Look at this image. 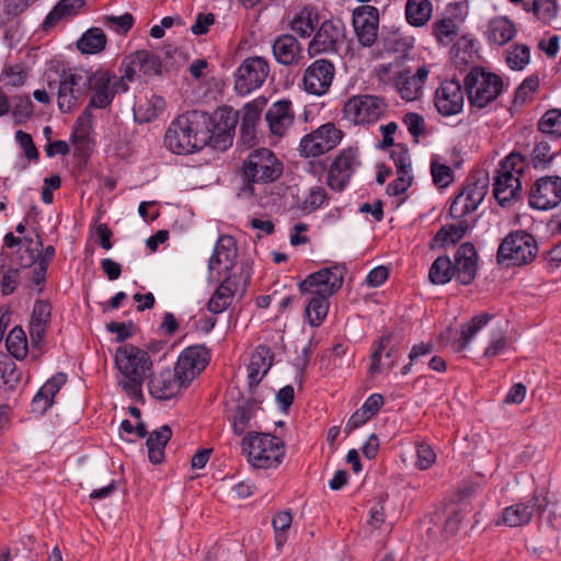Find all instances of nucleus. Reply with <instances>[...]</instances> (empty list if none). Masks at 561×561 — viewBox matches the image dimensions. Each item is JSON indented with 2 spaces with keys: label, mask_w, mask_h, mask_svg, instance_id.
Here are the masks:
<instances>
[{
  "label": "nucleus",
  "mask_w": 561,
  "mask_h": 561,
  "mask_svg": "<svg viewBox=\"0 0 561 561\" xmlns=\"http://www.w3.org/2000/svg\"><path fill=\"white\" fill-rule=\"evenodd\" d=\"M328 199V194L323 187H312L305 198L301 209L305 213H312L319 209Z\"/></svg>",
  "instance_id": "052dcab7"
},
{
  "label": "nucleus",
  "mask_w": 561,
  "mask_h": 561,
  "mask_svg": "<svg viewBox=\"0 0 561 561\" xmlns=\"http://www.w3.org/2000/svg\"><path fill=\"white\" fill-rule=\"evenodd\" d=\"M265 118L270 130L274 135L283 136L295 119L291 102L286 99L275 102L266 112Z\"/></svg>",
  "instance_id": "c756f323"
},
{
  "label": "nucleus",
  "mask_w": 561,
  "mask_h": 561,
  "mask_svg": "<svg viewBox=\"0 0 561 561\" xmlns=\"http://www.w3.org/2000/svg\"><path fill=\"white\" fill-rule=\"evenodd\" d=\"M283 172L282 163L272 150L260 148L253 150L242 163V175L247 181L243 191L253 193V183H268L277 180Z\"/></svg>",
  "instance_id": "6e6552de"
},
{
  "label": "nucleus",
  "mask_w": 561,
  "mask_h": 561,
  "mask_svg": "<svg viewBox=\"0 0 561 561\" xmlns=\"http://www.w3.org/2000/svg\"><path fill=\"white\" fill-rule=\"evenodd\" d=\"M433 5L430 0H407L405 19L414 27L427 24L432 16Z\"/></svg>",
  "instance_id": "4c0bfd02"
},
{
  "label": "nucleus",
  "mask_w": 561,
  "mask_h": 561,
  "mask_svg": "<svg viewBox=\"0 0 561 561\" xmlns=\"http://www.w3.org/2000/svg\"><path fill=\"white\" fill-rule=\"evenodd\" d=\"M386 103L376 95L362 94L350 98L343 106L346 119L355 125L373 124L386 111Z\"/></svg>",
  "instance_id": "9d476101"
},
{
  "label": "nucleus",
  "mask_w": 561,
  "mask_h": 561,
  "mask_svg": "<svg viewBox=\"0 0 561 561\" xmlns=\"http://www.w3.org/2000/svg\"><path fill=\"white\" fill-rule=\"evenodd\" d=\"M335 76L334 64L325 58L316 59L304 71L302 88L312 95L325 94Z\"/></svg>",
  "instance_id": "dca6fc26"
},
{
  "label": "nucleus",
  "mask_w": 561,
  "mask_h": 561,
  "mask_svg": "<svg viewBox=\"0 0 561 561\" xmlns=\"http://www.w3.org/2000/svg\"><path fill=\"white\" fill-rule=\"evenodd\" d=\"M431 174L434 184L438 187H447L454 181V173L451 169L436 160L431 162Z\"/></svg>",
  "instance_id": "4d7b16f0"
},
{
  "label": "nucleus",
  "mask_w": 561,
  "mask_h": 561,
  "mask_svg": "<svg viewBox=\"0 0 561 561\" xmlns=\"http://www.w3.org/2000/svg\"><path fill=\"white\" fill-rule=\"evenodd\" d=\"M237 288V282L231 276H227L209 299L208 311L214 314L224 312L231 305Z\"/></svg>",
  "instance_id": "72a5a7b5"
},
{
  "label": "nucleus",
  "mask_w": 561,
  "mask_h": 561,
  "mask_svg": "<svg viewBox=\"0 0 561 561\" xmlns=\"http://www.w3.org/2000/svg\"><path fill=\"white\" fill-rule=\"evenodd\" d=\"M262 400L255 398L254 394L244 397L238 393L234 414L232 416V432L237 436H241L250 426V421L257 410H261Z\"/></svg>",
  "instance_id": "bb28decb"
},
{
  "label": "nucleus",
  "mask_w": 561,
  "mask_h": 561,
  "mask_svg": "<svg viewBox=\"0 0 561 561\" xmlns=\"http://www.w3.org/2000/svg\"><path fill=\"white\" fill-rule=\"evenodd\" d=\"M291 522L293 517L289 512H279L273 517L272 524L275 530V539L278 547L285 542V533L289 529Z\"/></svg>",
  "instance_id": "bf43d9fd"
},
{
  "label": "nucleus",
  "mask_w": 561,
  "mask_h": 561,
  "mask_svg": "<svg viewBox=\"0 0 561 561\" xmlns=\"http://www.w3.org/2000/svg\"><path fill=\"white\" fill-rule=\"evenodd\" d=\"M538 127L546 135L561 137V110L547 111L539 121Z\"/></svg>",
  "instance_id": "3c124183"
},
{
  "label": "nucleus",
  "mask_w": 561,
  "mask_h": 561,
  "mask_svg": "<svg viewBox=\"0 0 561 561\" xmlns=\"http://www.w3.org/2000/svg\"><path fill=\"white\" fill-rule=\"evenodd\" d=\"M398 90L402 99L407 101H414L420 98L422 84H420L411 75L409 70L400 72L398 78Z\"/></svg>",
  "instance_id": "09e8293b"
},
{
  "label": "nucleus",
  "mask_w": 561,
  "mask_h": 561,
  "mask_svg": "<svg viewBox=\"0 0 561 561\" xmlns=\"http://www.w3.org/2000/svg\"><path fill=\"white\" fill-rule=\"evenodd\" d=\"M536 238L522 229L511 231L501 241L496 251V263L502 266H524L530 264L538 254Z\"/></svg>",
  "instance_id": "423d86ee"
},
{
  "label": "nucleus",
  "mask_w": 561,
  "mask_h": 561,
  "mask_svg": "<svg viewBox=\"0 0 561 561\" xmlns=\"http://www.w3.org/2000/svg\"><path fill=\"white\" fill-rule=\"evenodd\" d=\"M530 58V49L527 45L516 44L513 50L510 51L506 62L511 69L522 70L528 65Z\"/></svg>",
  "instance_id": "864d4df0"
},
{
  "label": "nucleus",
  "mask_w": 561,
  "mask_h": 561,
  "mask_svg": "<svg viewBox=\"0 0 561 561\" xmlns=\"http://www.w3.org/2000/svg\"><path fill=\"white\" fill-rule=\"evenodd\" d=\"M344 271V266L340 265L321 268L300 282L299 290L302 294L312 293L331 297L342 287Z\"/></svg>",
  "instance_id": "ddd939ff"
},
{
  "label": "nucleus",
  "mask_w": 561,
  "mask_h": 561,
  "mask_svg": "<svg viewBox=\"0 0 561 561\" xmlns=\"http://www.w3.org/2000/svg\"><path fill=\"white\" fill-rule=\"evenodd\" d=\"M237 125V116L233 115L231 118H228L225 122V128L221 130L218 125L215 124V134L211 139L214 141V147L226 149L227 146L232 144V134L231 130H234Z\"/></svg>",
  "instance_id": "603ef678"
},
{
  "label": "nucleus",
  "mask_w": 561,
  "mask_h": 561,
  "mask_svg": "<svg viewBox=\"0 0 561 561\" xmlns=\"http://www.w3.org/2000/svg\"><path fill=\"white\" fill-rule=\"evenodd\" d=\"M463 88L470 106L483 108L502 93L503 80L482 67H473L465 78Z\"/></svg>",
  "instance_id": "0eeeda50"
},
{
  "label": "nucleus",
  "mask_w": 561,
  "mask_h": 561,
  "mask_svg": "<svg viewBox=\"0 0 561 561\" xmlns=\"http://www.w3.org/2000/svg\"><path fill=\"white\" fill-rule=\"evenodd\" d=\"M492 316L482 313L474 316L469 322L462 325L461 334L457 341V351H462L468 346L473 336L491 320Z\"/></svg>",
  "instance_id": "a18cd8bd"
},
{
  "label": "nucleus",
  "mask_w": 561,
  "mask_h": 561,
  "mask_svg": "<svg viewBox=\"0 0 561 561\" xmlns=\"http://www.w3.org/2000/svg\"><path fill=\"white\" fill-rule=\"evenodd\" d=\"M115 364L123 376L119 380L122 389L130 398L141 400L144 380L149 378L152 369L149 354L135 345L125 344L117 347Z\"/></svg>",
  "instance_id": "f03ea898"
},
{
  "label": "nucleus",
  "mask_w": 561,
  "mask_h": 561,
  "mask_svg": "<svg viewBox=\"0 0 561 561\" xmlns=\"http://www.w3.org/2000/svg\"><path fill=\"white\" fill-rule=\"evenodd\" d=\"M12 115L16 123H22L33 115L34 105L28 95H18L12 99Z\"/></svg>",
  "instance_id": "5fc2aeb1"
},
{
  "label": "nucleus",
  "mask_w": 561,
  "mask_h": 561,
  "mask_svg": "<svg viewBox=\"0 0 561 561\" xmlns=\"http://www.w3.org/2000/svg\"><path fill=\"white\" fill-rule=\"evenodd\" d=\"M477 210L474 205L469 203V201L466 199L465 195L459 193L455 199L453 201L450 207H449V214L453 218H459L460 220L463 219L467 215L473 213Z\"/></svg>",
  "instance_id": "774afa93"
},
{
  "label": "nucleus",
  "mask_w": 561,
  "mask_h": 561,
  "mask_svg": "<svg viewBox=\"0 0 561 561\" xmlns=\"http://www.w3.org/2000/svg\"><path fill=\"white\" fill-rule=\"evenodd\" d=\"M15 140L20 145V147L24 151V156L27 160H38L39 152L33 141V138L30 134L23 131V130H16L15 133Z\"/></svg>",
  "instance_id": "338daca9"
},
{
  "label": "nucleus",
  "mask_w": 561,
  "mask_h": 561,
  "mask_svg": "<svg viewBox=\"0 0 561 561\" xmlns=\"http://www.w3.org/2000/svg\"><path fill=\"white\" fill-rule=\"evenodd\" d=\"M379 11L376 7L364 4L353 11V26L359 44L371 47L378 36Z\"/></svg>",
  "instance_id": "aec40b11"
},
{
  "label": "nucleus",
  "mask_w": 561,
  "mask_h": 561,
  "mask_svg": "<svg viewBox=\"0 0 561 561\" xmlns=\"http://www.w3.org/2000/svg\"><path fill=\"white\" fill-rule=\"evenodd\" d=\"M191 383L180 378V371L165 368L157 375L149 374L148 390L149 393L161 401L170 400L176 397L182 388H187Z\"/></svg>",
  "instance_id": "a211bd4d"
},
{
  "label": "nucleus",
  "mask_w": 561,
  "mask_h": 561,
  "mask_svg": "<svg viewBox=\"0 0 561 561\" xmlns=\"http://www.w3.org/2000/svg\"><path fill=\"white\" fill-rule=\"evenodd\" d=\"M265 99H257L249 102L243 107L242 121L240 124V138L243 145L253 147L256 140V126L261 118V112L265 105Z\"/></svg>",
  "instance_id": "c85d7f7f"
},
{
  "label": "nucleus",
  "mask_w": 561,
  "mask_h": 561,
  "mask_svg": "<svg viewBox=\"0 0 561 561\" xmlns=\"http://www.w3.org/2000/svg\"><path fill=\"white\" fill-rule=\"evenodd\" d=\"M107 43L105 33L100 27H91L85 31L77 42V48L82 54H98L104 50Z\"/></svg>",
  "instance_id": "ea45409f"
},
{
  "label": "nucleus",
  "mask_w": 561,
  "mask_h": 561,
  "mask_svg": "<svg viewBox=\"0 0 561 561\" xmlns=\"http://www.w3.org/2000/svg\"><path fill=\"white\" fill-rule=\"evenodd\" d=\"M51 321V305L46 300H36L28 325L33 350H42L47 328Z\"/></svg>",
  "instance_id": "b1692460"
},
{
  "label": "nucleus",
  "mask_w": 561,
  "mask_h": 561,
  "mask_svg": "<svg viewBox=\"0 0 561 561\" xmlns=\"http://www.w3.org/2000/svg\"><path fill=\"white\" fill-rule=\"evenodd\" d=\"M515 24L506 16H495L488 24V39L490 43L503 46L516 35Z\"/></svg>",
  "instance_id": "f704fd0d"
},
{
  "label": "nucleus",
  "mask_w": 561,
  "mask_h": 561,
  "mask_svg": "<svg viewBox=\"0 0 561 561\" xmlns=\"http://www.w3.org/2000/svg\"><path fill=\"white\" fill-rule=\"evenodd\" d=\"M554 153L551 152V147L546 140L536 142L531 153V164L534 168H546L552 161Z\"/></svg>",
  "instance_id": "6e6d98bb"
},
{
  "label": "nucleus",
  "mask_w": 561,
  "mask_h": 561,
  "mask_svg": "<svg viewBox=\"0 0 561 561\" xmlns=\"http://www.w3.org/2000/svg\"><path fill=\"white\" fill-rule=\"evenodd\" d=\"M539 85V79L537 76H529L527 77L516 89L515 91V98L514 103H525L528 101L530 94L536 92Z\"/></svg>",
  "instance_id": "e2e57ef3"
},
{
  "label": "nucleus",
  "mask_w": 561,
  "mask_h": 561,
  "mask_svg": "<svg viewBox=\"0 0 561 561\" xmlns=\"http://www.w3.org/2000/svg\"><path fill=\"white\" fill-rule=\"evenodd\" d=\"M242 454L256 468H276L285 456L282 438L261 432H248L241 443Z\"/></svg>",
  "instance_id": "20e7f679"
},
{
  "label": "nucleus",
  "mask_w": 561,
  "mask_h": 561,
  "mask_svg": "<svg viewBox=\"0 0 561 561\" xmlns=\"http://www.w3.org/2000/svg\"><path fill=\"white\" fill-rule=\"evenodd\" d=\"M210 351L205 345H191L184 348L175 364L180 378L192 382L209 364Z\"/></svg>",
  "instance_id": "6ab92c4d"
},
{
  "label": "nucleus",
  "mask_w": 561,
  "mask_h": 561,
  "mask_svg": "<svg viewBox=\"0 0 561 561\" xmlns=\"http://www.w3.org/2000/svg\"><path fill=\"white\" fill-rule=\"evenodd\" d=\"M400 343V337H397L391 332L382 334L380 336V339L374 344L375 348L370 356L371 364L368 369L370 375L374 376L380 371L382 352H385V356L387 358H391L398 352Z\"/></svg>",
  "instance_id": "2f4dec72"
},
{
  "label": "nucleus",
  "mask_w": 561,
  "mask_h": 561,
  "mask_svg": "<svg viewBox=\"0 0 561 561\" xmlns=\"http://www.w3.org/2000/svg\"><path fill=\"white\" fill-rule=\"evenodd\" d=\"M172 437V430L164 424L152 431L147 438L148 458L151 463L160 465L164 460V448Z\"/></svg>",
  "instance_id": "473e14b6"
},
{
  "label": "nucleus",
  "mask_w": 561,
  "mask_h": 561,
  "mask_svg": "<svg viewBox=\"0 0 561 561\" xmlns=\"http://www.w3.org/2000/svg\"><path fill=\"white\" fill-rule=\"evenodd\" d=\"M545 492H533L528 502H519L505 507L502 512V524L508 527L528 525L537 513L541 516L548 510Z\"/></svg>",
  "instance_id": "4468645a"
},
{
  "label": "nucleus",
  "mask_w": 561,
  "mask_h": 561,
  "mask_svg": "<svg viewBox=\"0 0 561 561\" xmlns=\"http://www.w3.org/2000/svg\"><path fill=\"white\" fill-rule=\"evenodd\" d=\"M454 276L453 261L448 255L438 256L431 265L428 279L434 285L448 284Z\"/></svg>",
  "instance_id": "79ce46f5"
},
{
  "label": "nucleus",
  "mask_w": 561,
  "mask_h": 561,
  "mask_svg": "<svg viewBox=\"0 0 561 561\" xmlns=\"http://www.w3.org/2000/svg\"><path fill=\"white\" fill-rule=\"evenodd\" d=\"M469 225L466 219L459 220L456 225L443 226L431 240L430 248L434 249L436 245L439 248L455 245L465 237Z\"/></svg>",
  "instance_id": "c9c22d12"
},
{
  "label": "nucleus",
  "mask_w": 561,
  "mask_h": 561,
  "mask_svg": "<svg viewBox=\"0 0 561 561\" xmlns=\"http://www.w3.org/2000/svg\"><path fill=\"white\" fill-rule=\"evenodd\" d=\"M435 106L444 116L459 113L463 106V92L460 81L456 78L445 80L435 93Z\"/></svg>",
  "instance_id": "4be33fe9"
},
{
  "label": "nucleus",
  "mask_w": 561,
  "mask_h": 561,
  "mask_svg": "<svg viewBox=\"0 0 561 561\" xmlns=\"http://www.w3.org/2000/svg\"><path fill=\"white\" fill-rule=\"evenodd\" d=\"M47 85L57 89V104L62 113H69L89 96L90 70L82 68L64 69L58 80L47 75Z\"/></svg>",
  "instance_id": "7ed1b4c3"
},
{
  "label": "nucleus",
  "mask_w": 561,
  "mask_h": 561,
  "mask_svg": "<svg viewBox=\"0 0 561 561\" xmlns=\"http://www.w3.org/2000/svg\"><path fill=\"white\" fill-rule=\"evenodd\" d=\"M329 297L323 295H313L306 306L305 314L311 327H319L328 316Z\"/></svg>",
  "instance_id": "37998d69"
},
{
  "label": "nucleus",
  "mask_w": 561,
  "mask_h": 561,
  "mask_svg": "<svg viewBox=\"0 0 561 561\" xmlns=\"http://www.w3.org/2000/svg\"><path fill=\"white\" fill-rule=\"evenodd\" d=\"M490 184L489 173L485 170H478L472 172L467 179V185L460 192L465 195L466 199L469 201L476 208L481 204L486 195L488 187Z\"/></svg>",
  "instance_id": "7c9ffc66"
},
{
  "label": "nucleus",
  "mask_w": 561,
  "mask_h": 561,
  "mask_svg": "<svg viewBox=\"0 0 561 561\" xmlns=\"http://www.w3.org/2000/svg\"><path fill=\"white\" fill-rule=\"evenodd\" d=\"M390 158L393 160L397 168V173H410L411 162L409 149L403 144H397L390 151Z\"/></svg>",
  "instance_id": "13d9d810"
},
{
  "label": "nucleus",
  "mask_w": 561,
  "mask_h": 561,
  "mask_svg": "<svg viewBox=\"0 0 561 561\" xmlns=\"http://www.w3.org/2000/svg\"><path fill=\"white\" fill-rule=\"evenodd\" d=\"M85 4V0H60L46 15L42 28L49 31L59 21L66 18H71L78 14L79 9Z\"/></svg>",
  "instance_id": "e433bc0d"
},
{
  "label": "nucleus",
  "mask_w": 561,
  "mask_h": 561,
  "mask_svg": "<svg viewBox=\"0 0 561 561\" xmlns=\"http://www.w3.org/2000/svg\"><path fill=\"white\" fill-rule=\"evenodd\" d=\"M458 33L459 25L454 18H443L432 24V34L442 45H449Z\"/></svg>",
  "instance_id": "c03bdc74"
},
{
  "label": "nucleus",
  "mask_w": 561,
  "mask_h": 561,
  "mask_svg": "<svg viewBox=\"0 0 561 561\" xmlns=\"http://www.w3.org/2000/svg\"><path fill=\"white\" fill-rule=\"evenodd\" d=\"M477 42L467 35L461 36L453 45L450 54L456 67L468 65L473 61L474 55L477 54Z\"/></svg>",
  "instance_id": "a19ab883"
},
{
  "label": "nucleus",
  "mask_w": 561,
  "mask_h": 561,
  "mask_svg": "<svg viewBox=\"0 0 561 561\" xmlns=\"http://www.w3.org/2000/svg\"><path fill=\"white\" fill-rule=\"evenodd\" d=\"M526 167L527 158L519 152H512L501 161L493 183V195L501 206L519 197L522 191L519 176Z\"/></svg>",
  "instance_id": "39448f33"
},
{
  "label": "nucleus",
  "mask_w": 561,
  "mask_h": 561,
  "mask_svg": "<svg viewBox=\"0 0 561 561\" xmlns=\"http://www.w3.org/2000/svg\"><path fill=\"white\" fill-rule=\"evenodd\" d=\"M343 138V131L334 123H325L302 137L299 151L302 157H319L334 149Z\"/></svg>",
  "instance_id": "9b49d317"
},
{
  "label": "nucleus",
  "mask_w": 561,
  "mask_h": 561,
  "mask_svg": "<svg viewBox=\"0 0 561 561\" xmlns=\"http://www.w3.org/2000/svg\"><path fill=\"white\" fill-rule=\"evenodd\" d=\"M345 39V25L340 19L323 21L308 45V56L337 54Z\"/></svg>",
  "instance_id": "1a4fd4ad"
},
{
  "label": "nucleus",
  "mask_w": 561,
  "mask_h": 561,
  "mask_svg": "<svg viewBox=\"0 0 561 561\" xmlns=\"http://www.w3.org/2000/svg\"><path fill=\"white\" fill-rule=\"evenodd\" d=\"M237 257L236 241L230 236H221L214 249V253L208 261V270L210 276L214 277V272L217 271L218 276L221 271L229 272L234 266Z\"/></svg>",
  "instance_id": "393cba45"
},
{
  "label": "nucleus",
  "mask_w": 561,
  "mask_h": 561,
  "mask_svg": "<svg viewBox=\"0 0 561 561\" xmlns=\"http://www.w3.org/2000/svg\"><path fill=\"white\" fill-rule=\"evenodd\" d=\"M133 65L145 76H157L161 73V61L159 57L147 50H137L133 55Z\"/></svg>",
  "instance_id": "de8ad7c7"
},
{
  "label": "nucleus",
  "mask_w": 561,
  "mask_h": 561,
  "mask_svg": "<svg viewBox=\"0 0 561 561\" xmlns=\"http://www.w3.org/2000/svg\"><path fill=\"white\" fill-rule=\"evenodd\" d=\"M274 360V353L266 345H259L251 355L248 365L249 393L254 394L256 387L271 369Z\"/></svg>",
  "instance_id": "a878e982"
},
{
  "label": "nucleus",
  "mask_w": 561,
  "mask_h": 561,
  "mask_svg": "<svg viewBox=\"0 0 561 561\" xmlns=\"http://www.w3.org/2000/svg\"><path fill=\"white\" fill-rule=\"evenodd\" d=\"M529 206L538 210H548L561 203V176L545 175L538 178L528 193Z\"/></svg>",
  "instance_id": "2eb2a0df"
},
{
  "label": "nucleus",
  "mask_w": 561,
  "mask_h": 561,
  "mask_svg": "<svg viewBox=\"0 0 561 561\" xmlns=\"http://www.w3.org/2000/svg\"><path fill=\"white\" fill-rule=\"evenodd\" d=\"M272 51L275 60L284 66H296L302 59L301 46L291 34H282L274 39Z\"/></svg>",
  "instance_id": "cd10ccee"
},
{
  "label": "nucleus",
  "mask_w": 561,
  "mask_h": 561,
  "mask_svg": "<svg viewBox=\"0 0 561 561\" xmlns=\"http://www.w3.org/2000/svg\"><path fill=\"white\" fill-rule=\"evenodd\" d=\"M5 346L12 357L22 360L27 355V339L21 327H14L5 339Z\"/></svg>",
  "instance_id": "49530a36"
},
{
  "label": "nucleus",
  "mask_w": 561,
  "mask_h": 561,
  "mask_svg": "<svg viewBox=\"0 0 561 561\" xmlns=\"http://www.w3.org/2000/svg\"><path fill=\"white\" fill-rule=\"evenodd\" d=\"M270 73L265 58L253 56L242 61L234 72V90L240 95H247L259 89Z\"/></svg>",
  "instance_id": "f8f14e48"
},
{
  "label": "nucleus",
  "mask_w": 561,
  "mask_h": 561,
  "mask_svg": "<svg viewBox=\"0 0 561 561\" xmlns=\"http://www.w3.org/2000/svg\"><path fill=\"white\" fill-rule=\"evenodd\" d=\"M478 259L473 243L463 242L460 244L453 261L454 276L458 283L467 286L474 280L478 271Z\"/></svg>",
  "instance_id": "412c9836"
},
{
  "label": "nucleus",
  "mask_w": 561,
  "mask_h": 561,
  "mask_svg": "<svg viewBox=\"0 0 561 561\" xmlns=\"http://www.w3.org/2000/svg\"><path fill=\"white\" fill-rule=\"evenodd\" d=\"M211 116L198 110L179 115L168 127L164 146L175 154H187L211 144L215 134Z\"/></svg>",
  "instance_id": "f257e3e1"
},
{
  "label": "nucleus",
  "mask_w": 561,
  "mask_h": 561,
  "mask_svg": "<svg viewBox=\"0 0 561 561\" xmlns=\"http://www.w3.org/2000/svg\"><path fill=\"white\" fill-rule=\"evenodd\" d=\"M403 123L412 135L414 142H419V137L425 134L424 117L419 113L410 112L403 116Z\"/></svg>",
  "instance_id": "680f3d73"
},
{
  "label": "nucleus",
  "mask_w": 561,
  "mask_h": 561,
  "mask_svg": "<svg viewBox=\"0 0 561 561\" xmlns=\"http://www.w3.org/2000/svg\"><path fill=\"white\" fill-rule=\"evenodd\" d=\"M319 23L318 12L312 7H305L290 22V28L302 38L309 37Z\"/></svg>",
  "instance_id": "58836bf2"
},
{
  "label": "nucleus",
  "mask_w": 561,
  "mask_h": 561,
  "mask_svg": "<svg viewBox=\"0 0 561 561\" xmlns=\"http://www.w3.org/2000/svg\"><path fill=\"white\" fill-rule=\"evenodd\" d=\"M2 379L11 390L15 389L22 380L21 371L18 370L15 363L7 354L5 360H3Z\"/></svg>",
  "instance_id": "0e129e2a"
},
{
  "label": "nucleus",
  "mask_w": 561,
  "mask_h": 561,
  "mask_svg": "<svg viewBox=\"0 0 561 561\" xmlns=\"http://www.w3.org/2000/svg\"><path fill=\"white\" fill-rule=\"evenodd\" d=\"M91 85L89 87L90 107L105 108L114 100V93L111 90V81L116 76L105 69L90 70Z\"/></svg>",
  "instance_id": "5701e85b"
},
{
  "label": "nucleus",
  "mask_w": 561,
  "mask_h": 561,
  "mask_svg": "<svg viewBox=\"0 0 561 561\" xmlns=\"http://www.w3.org/2000/svg\"><path fill=\"white\" fill-rule=\"evenodd\" d=\"M357 165H359L358 150L352 147L342 150L330 167L327 180L328 185L334 191H343Z\"/></svg>",
  "instance_id": "f3484780"
},
{
  "label": "nucleus",
  "mask_w": 561,
  "mask_h": 561,
  "mask_svg": "<svg viewBox=\"0 0 561 561\" xmlns=\"http://www.w3.org/2000/svg\"><path fill=\"white\" fill-rule=\"evenodd\" d=\"M20 285V271L9 267L2 275L0 280V290L3 296L12 295Z\"/></svg>",
  "instance_id": "69168bd1"
},
{
  "label": "nucleus",
  "mask_w": 561,
  "mask_h": 561,
  "mask_svg": "<svg viewBox=\"0 0 561 561\" xmlns=\"http://www.w3.org/2000/svg\"><path fill=\"white\" fill-rule=\"evenodd\" d=\"M524 8L527 11H531L538 20L545 23L554 19L558 12L556 0H533L529 8L527 4Z\"/></svg>",
  "instance_id": "8fccbe9b"
}]
</instances>
